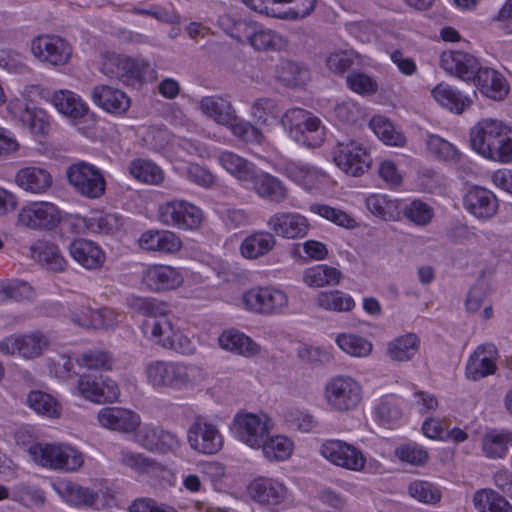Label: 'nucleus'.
<instances>
[{
	"instance_id": "obj_1",
	"label": "nucleus",
	"mask_w": 512,
	"mask_h": 512,
	"mask_svg": "<svg viewBox=\"0 0 512 512\" xmlns=\"http://www.w3.org/2000/svg\"><path fill=\"white\" fill-rule=\"evenodd\" d=\"M147 384L155 390H185L199 385L206 378L203 368L184 361L152 360L145 365Z\"/></svg>"
},
{
	"instance_id": "obj_2",
	"label": "nucleus",
	"mask_w": 512,
	"mask_h": 512,
	"mask_svg": "<svg viewBox=\"0 0 512 512\" xmlns=\"http://www.w3.org/2000/svg\"><path fill=\"white\" fill-rule=\"evenodd\" d=\"M281 125L295 142L303 146L316 148L324 142L326 132L320 119L302 108L287 110Z\"/></svg>"
},
{
	"instance_id": "obj_3",
	"label": "nucleus",
	"mask_w": 512,
	"mask_h": 512,
	"mask_svg": "<svg viewBox=\"0 0 512 512\" xmlns=\"http://www.w3.org/2000/svg\"><path fill=\"white\" fill-rule=\"evenodd\" d=\"M28 453L38 465L54 470L74 472L84 463L83 454L69 445L37 443L29 447Z\"/></svg>"
},
{
	"instance_id": "obj_4",
	"label": "nucleus",
	"mask_w": 512,
	"mask_h": 512,
	"mask_svg": "<svg viewBox=\"0 0 512 512\" xmlns=\"http://www.w3.org/2000/svg\"><path fill=\"white\" fill-rule=\"evenodd\" d=\"M324 397L331 410L348 412L362 401V386L351 376L338 375L326 383Z\"/></svg>"
},
{
	"instance_id": "obj_5",
	"label": "nucleus",
	"mask_w": 512,
	"mask_h": 512,
	"mask_svg": "<svg viewBox=\"0 0 512 512\" xmlns=\"http://www.w3.org/2000/svg\"><path fill=\"white\" fill-rule=\"evenodd\" d=\"M220 24L232 37L241 41L240 32L244 30L251 46L257 51H271L281 49L284 41L281 35L271 29L256 28L245 21H232L229 16L222 17Z\"/></svg>"
},
{
	"instance_id": "obj_6",
	"label": "nucleus",
	"mask_w": 512,
	"mask_h": 512,
	"mask_svg": "<svg viewBox=\"0 0 512 512\" xmlns=\"http://www.w3.org/2000/svg\"><path fill=\"white\" fill-rule=\"evenodd\" d=\"M69 184L80 195L97 199L105 193L106 182L101 171L84 161L74 163L66 171Z\"/></svg>"
},
{
	"instance_id": "obj_7",
	"label": "nucleus",
	"mask_w": 512,
	"mask_h": 512,
	"mask_svg": "<svg viewBox=\"0 0 512 512\" xmlns=\"http://www.w3.org/2000/svg\"><path fill=\"white\" fill-rule=\"evenodd\" d=\"M334 163L346 174L357 177L369 168L372 159L368 151L358 142L338 139L332 149Z\"/></svg>"
},
{
	"instance_id": "obj_8",
	"label": "nucleus",
	"mask_w": 512,
	"mask_h": 512,
	"mask_svg": "<svg viewBox=\"0 0 512 512\" xmlns=\"http://www.w3.org/2000/svg\"><path fill=\"white\" fill-rule=\"evenodd\" d=\"M158 219L166 226L194 230L200 227L203 214L192 203L184 200H174L168 201L159 207Z\"/></svg>"
},
{
	"instance_id": "obj_9",
	"label": "nucleus",
	"mask_w": 512,
	"mask_h": 512,
	"mask_svg": "<svg viewBox=\"0 0 512 512\" xmlns=\"http://www.w3.org/2000/svg\"><path fill=\"white\" fill-rule=\"evenodd\" d=\"M507 127L501 122L485 119L477 123L470 132V143L473 150L480 155L495 160L498 149L501 147L502 136Z\"/></svg>"
},
{
	"instance_id": "obj_10",
	"label": "nucleus",
	"mask_w": 512,
	"mask_h": 512,
	"mask_svg": "<svg viewBox=\"0 0 512 512\" xmlns=\"http://www.w3.org/2000/svg\"><path fill=\"white\" fill-rule=\"evenodd\" d=\"M61 221V212L51 202H33L18 213L17 225L32 230H52Z\"/></svg>"
},
{
	"instance_id": "obj_11",
	"label": "nucleus",
	"mask_w": 512,
	"mask_h": 512,
	"mask_svg": "<svg viewBox=\"0 0 512 512\" xmlns=\"http://www.w3.org/2000/svg\"><path fill=\"white\" fill-rule=\"evenodd\" d=\"M149 67L144 60H135L124 55L105 54L101 63V71L109 78H116L125 84H132L144 76Z\"/></svg>"
},
{
	"instance_id": "obj_12",
	"label": "nucleus",
	"mask_w": 512,
	"mask_h": 512,
	"mask_svg": "<svg viewBox=\"0 0 512 512\" xmlns=\"http://www.w3.org/2000/svg\"><path fill=\"white\" fill-rule=\"evenodd\" d=\"M187 441L193 450L207 455L217 453L223 446L218 428L201 416L196 417L189 426Z\"/></svg>"
},
{
	"instance_id": "obj_13",
	"label": "nucleus",
	"mask_w": 512,
	"mask_h": 512,
	"mask_svg": "<svg viewBox=\"0 0 512 512\" xmlns=\"http://www.w3.org/2000/svg\"><path fill=\"white\" fill-rule=\"evenodd\" d=\"M245 306L254 312L272 315L281 313L288 305V296L280 289L262 287L251 289L243 296Z\"/></svg>"
},
{
	"instance_id": "obj_14",
	"label": "nucleus",
	"mask_w": 512,
	"mask_h": 512,
	"mask_svg": "<svg viewBox=\"0 0 512 512\" xmlns=\"http://www.w3.org/2000/svg\"><path fill=\"white\" fill-rule=\"evenodd\" d=\"M330 463L351 471H361L366 463L362 452L341 440H327L319 450Z\"/></svg>"
},
{
	"instance_id": "obj_15",
	"label": "nucleus",
	"mask_w": 512,
	"mask_h": 512,
	"mask_svg": "<svg viewBox=\"0 0 512 512\" xmlns=\"http://www.w3.org/2000/svg\"><path fill=\"white\" fill-rule=\"evenodd\" d=\"M31 51L40 61L53 66L65 65L70 59V45L58 36L43 35L36 37L31 44Z\"/></svg>"
},
{
	"instance_id": "obj_16",
	"label": "nucleus",
	"mask_w": 512,
	"mask_h": 512,
	"mask_svg": "<svg viewBox=\"0 0 512 512\" xmlns=\"http://www.w3.org/2000/svg\"><path fill=\"white\" fill-rule=\"evenodd\" d=\"M97 420L101 427L123 434L136 432L141 425L140 415L123 407L101 408L98 411Z\"/></svg>"
},
{
	"instance_id": "obj_17",
	"label": "nucleus",
	"mask_w": 512,
	"mask_h": 512,
	"mask_svg": "<svg viewBox=\"0 0 512 512\" xmlns=\"http://www.w3.org/2000/svg\"><path fill=\"white\" fill-rule=\"evenodd\" d=\"M77 390L83 398L95 403H113L120 396V390L115 381L105 379L100 382L90 374L79 377Z\"/></svg>"
},
{
	"instance_id": "obj_18",
	"label": "nucleus",
	"mask_w": 512,
	"mask_h": 512,
	"mask_svg": "<svg viewBox=\"0 0 512 512\" xmlns=\"http://www.w3.org/2000/svg\"><path fill=\"white\" fill-rule=\"evenodd\" d=\"M267 417L247 413L237 415L234 420L236 437L252 448H260L269 432Z\"/></svg>"
},
{
	"instance_id": "obj_19",
	"label": "nucleus",
	"mask_w": 512,
	"mask_h": 512,
	"mask_svg": "<svg viewBox=\"0 0 512 512\" xmlns=\"http://www.w3.org/2000/svg\"><path fill=\"white\" fill-rule=\"evenodd\" d=\"M498 351L494 344L485 343L479 345L470 355L465 369L466 378L478 381L496 371Z\"/></svg>"
},
{
	"instance_id": "obj_20",
	"label": "nucleus",
	"mask_w": 512,
	"mask_h": 512,
	"mask_svg": "<svg viewBox=\"0 0 512 512\" xmlns=\"http://www.w3.org/2000/svg\"><path fill=\"white\" fill-rule=\"evenodd\" d=\"M441 67L449 74L463 81H473L480 64L471 54L462 51L443 52L440 56Z\"/></svg>"
},
{
	"instance_id": "obj_21",
	"label": "nucleus",
	"mask_w": 512,
	"mask_h": 512,
	"mask_svg": "<svg viewBox=\"0 0 512 512\" xmlns=\"http://www.w3.org/2000/svg\"><path fill=\"white\" fill-rule=\"evenodd\" d=\"M267 226L275 235L287 239L304 237L309 228L304 216L289 212L275 213L268 219Z\"/></svg>"
},
{
	"instance_id": "obj_22",
	"label": "nucleus",
	"mask_w": 512,
	"mask_h": 512,
	"mask_svg": "<svg viewBox=\"0 0 512 512\" xmlns=\"http://www.w3.org/2000/svg\"><path fill=\"white\" fill-rule=\"evenodd\" d=\"M9 112L14 119L27 127L33 135H44L49 129L48 116L41 108L30 106L28 103L17 100L10 104Z\"/></svg>"
},
{
	"instance_id": "obj_23",
	"label": "nucleus",
	"mask_w": 512,
	"mask_h": 512,
	"mask_svg": "<svg viewBox=\"0 0 512 512\" xmlns=\"http://www.w3.org/2000/svg\"><path fill=\"white\" fill-rule=\"evenodd\" d=\"M464 206L476 218L487 220L497 213L498 201L490 190L474 186L465 194Z\"/></svg>"
},
{
	"instance_id": "obj_24",
	"label": "nucleus",
	"mask_w": 512,
	"mask_h": 512,
	"mask_svg": "<svg viewBox=\"0 0 512 512\" xmlns=\"http://www.w3.org/2000/svg\"><path fill=\"white\" fill-rule=\"evenodd\" d=\"M248 491L254 501L268 507L281 504L287 494V489L281 482L266 477L254 479Z\"/></svg>"
},
{
	"instance_id": "obj_25",
	"label": "nucleus",
	"mask_w": 512,
	"mask_h": 512,
	"mask_svg": "<svg viewBox=\"0 0 512 512\" xmlns=\"http://www.w3.org/2000/svg\"><path fill=\"white\" fill-rule=\"evenodd\" d=\"M142 282L151 291L159 292L177 288L183 282V276L172 266L153 265L143 272Z\"/></svg>"
},
{
	"instance_id": "obj_26",
	"label": "nucleus",
	"mask_w": 512,
	"mask_h": 512,
	"mask_svg": "<svg viewBox=\"0 0 512 512\" xmlns=\"http://www.w3.org/2000/svg\"><path fill=\"white\" fill-rule=\"evenodd\" d=\"M91 96L96 105L109 113L122 114L130 107L129 97L123 91L108 85L95 86Z\"/></svg>"
},
{
	"instance_id": "obj_27",
	"label": "nucleus",
	"mask_w": 512,
	"mask_h": 512,
	"mask_svg": "<svg viewBox=\"0 0 512 512\" xmlns=\"http://www.w3.org/2000/svg\"><path fill=\"white\" fill-rule=\"evenodd\" d=\"M256 194L270 202L280 204L288 197V190L281 180L266 172H255L250 180Z\"/></svg>"
},
{
	"instance_id": "obj_28",
	"label": "nucleus",
	"mask_w": 512,
	"mask_h": 512,
	"mask_svg": "<svg viewBox=\"0 0 512 512\" xmlns=\"http://www.w3.org/2000/svg\"><path fill=\"white\" fill-rule=\"evenodd\" d=\"M143 250L173 254L180 250L182 242L173 232L167 230H148L139 238Z\"/></svg>"
},
{
	"instance_id": "obj_29",
	"label": "nucleus",
	"mask_w": 512,
	"mask_h": 512,
	"mask_svg": "<svg viewBox=\"0 0 512 512\" xmlns=\"http://www.w3.org/2000/svg\"><path fill=\"white\" fill-rule=\"evenodd\" d=\"M166 305L162 307L160 313L147 318L143 323V331L150 334L151 338L157 345L165 347L169 343L171 337L175 336V327L173 316L167 312Z\"/></svg>"
},
{
	"instance_id": "obj_30",
	"label": "nucleus",
	"mask_w": 512,
	"mask_h": 512,
	"mask_svg": "<svg viewBox=\"0 0 512 512\" xmlns=\"http://www.w3.org/2000/svg\"><path fill=\"white\" fill-rule=\"evenodd\" d=\"M473 82L485 96L494 100L503 99L509 91L503 75L491 68L480 67Z\"/></svg>"
},
{
	"instance_id": "obj_31",
	"label": "nucleus",
	"mask_w": 512,
	"mask_h": 512,
	"mask_svg": "<svg viewBox=\"0 0 512 512\" xmlns=\"http://www.w3.org/2000/svg\"><path fill=\"white\" fill-rule=\"evenodd\" d=\"M71 257L86 269L100 268L105 261L103 250L94 242L86 239H77L69 246Z\"/></svg>"
},
{
	"instance_id": "obj_32",
	"label": "nucleus",
	"mask_w": 512,
	"mask_h": 512,
	"mask_svg": "<svg viewBox=\"0 0 512 512\" xmlns=\"http://www.w3.org/2000/svg\"><path fill=\"white\" fill-rule=\"evenodd\" d=\"M30 256L47 269L54 272H62L66 268L67 262L60 254L58 247L45 240H38L30 247Z\"/></svg>"
},
{
	"instance_id": "obj_33",
	"label": "nucleus",
	"mask_w": 512,
	"mask_h": 512,
	"mask_svg": "<svg viewBox=\"0 0 512 512\" xmlns=\"http://www.w3.org/2000/svg\"><path fill=\"white\" fill-rule=\"evenodd\" d=\"M15 182L27 192L44 193L50 188L52 177L48 171L42 168L26 167L16 173Z\"/></svg>"
},
{
	"instance_id": "obj_34",
	"label": "nucleus",
	"mask_w": 512,
	"mask_h": 512,
	"mask_svg": "<svg viewBox=\"0 0 512 512\" xmlns=\"http://www.w3.org/2000/svg\"><path fill=\"white\" fill-rule=\"evenodd\" d=\"M52 103L59 113L74 120L83 118L89 111L81 97L69 90L55 92Z\"/></svg>"
},
{
	"instance_id": "obj_35",
	"label": "nucleus",
	"mask_w": 512,
	"mask_h": 512,
	"mask_svg": "<svg viewBox=\"0 0 512 512\" xmlns=\"http://www.w3.org/2000/svg\"><path fill=\"white\" fill-rule=\"evenodd\" d=\"M201 111L220 125L236 120V112L229 101L219 96H206L200 101Z\"/></svg>"
},
{
	"instance_id": "obj_36",
	"label": "nucleus",
	"mask_w": 512,
	"mask_h": 512,
	"mask_svg": "<svg viewBox=\"0 0 512 512\" xmlns=\"http://www.w3.org/2000/svg\"><path fill=\"white\" fill-rule=\"evenodd\" d=\"M276 245L275 235L268 231H257L241 243L240 251L247 259H257L268 254Z\"/></svg>"
},
{
	"instance_id": "obj_37",
	"label": "nucleus",
	"mask_w": 512,
	"mask_h": 512,
	"mask_svg": "<svg viewBox=\"0 0 512 512\" xmlns=\"http://www.w3.org/2000/svg\"><path fill=\"white\" fill-rule=\"evenodd\" d=\"M218 162L241 182H250L257 171L254 164L230 151L221 152L218 155Z\"/></svg>"
},
{
	"instance_id": "obj_38",
	"label": "nucleus",
	"mask_w": 512,
	"mask_h": 512,
	"mask_svg": "<svg viewBox=\"0 0 512 512\" xmlns=\"http://www.w3.org/2000/svg\"><path fill=\"white\" fill-rule=\"evenodd\" d=\"M117 460L122 466L130 468L138 474L164 470L163 465L156 460L127 448H122L119 451Z\"/></svg>"
},
{
	"instance_id": "obj_39",
	"label": "nucleus",
	"mask_w": 512,
	"mask_h": 512,
	"mask_svg": "<svg viewBox=\"0 0 512 512\" xmlns=\"http://www.w3.org/2000/svg\"><path fill=\"white\" fill-rule=\"evenodd\" d=\"M419 346V337L414 333H407L388 343L387 355L393 361H409L416 355Z\"/></svg>"
},
{
	"instance_id": "obj_40",
	"label": "nucleus",
	"mask_w": 512,
	"mask_h": 512,
	"mask_svg": "<svg viewBox=\"0 0 512 512\" xmlns=\"http://www.w3.org/2000/svg\"><path fill=\"white\" fill-rule=\"evenodd\" d=\"M432 95L440 105L457 114H461L471 105V100L468 97L463 96L461 92L447 84H438L432 90Z\"/></svg>"
},
{
	"instance_id": "obj_41",
	"label": "nucleus",
	"mask_w": 512,
	"mask_h": 512,
	"mask_svg": "<svg viewBox=\"0 0 512 512\" xmlns=\"http://www.w3.org/2000/svg\"><path fill=\"white\" fill-rule=\"evenodd\" d=\"M315 303L323 310L334 312H349L355 307L352 296L337 289L318 293Z\"/></svg>"
},
{
	"instance_id": "obj_42",
	"label": "nucleus",
	"mask_w": 512,
	"mask_h": 512,
	"mask_svg": "<svg viewBox=\"0 0 512 512\" xmlns=\"http://www.w3.org/2000/svg\"><path fill=\"white\" fill-rule=\"evenodd\" d=\"M342 273L335 267L316 265L307 268L303 273L304 283L313 288L336 285L340 282Z\"/></svg>"
},
{
	"instance_id": "obj_43",
	"label": "nucleus",
	"mask_w": 512,
	"mask_h": 512,
	"mask_svg": "<svg viewBox=\"0 0 512 512\" xmlns=\"http://www.w3.org/2000/svg\"><path fill=\"white\" fill-rule=\"evenodd\" d=\"M220 346L228 351L252 357L259 352V346L246 335L237 331L224 332L219 337Z\"/></svg>"
},
{
	"instance_id": "obj_44",
	"label": "nucleus",
	"mask_w": 512,
	"mask_h": 512,
	"mask_svg": "<svg viewBox=\"0 0 512 512\" xmlns=\"http://www.w3.org/2000/svg\"><path fill=\"white\" fill-rule=\"evenodd\" d=\"M473 503L478 512H512L506 498L492 489L478 490L473 496Z\"/></svg>"
},
{
	"instance_id": "obj_45",
	"label": "nucleus",
	"mask_w": 512,
	"mask_h": 512,
	"mask_svg": "<svg viewBox=\"0 0 512 512\" xmlns=\"http://www.w3.org/2000/svg\"><path fill=\"white\" fill-rule=\"evenodd\" d=\"M26 404L37 414L48 418H59L61 415L60 403L50 394L40 390L31 391L26 398Z\"/></svg>"
},
{
	"instance_id": "obj_46",
	"label": "nucleus",
	"mask_w": 512,
	"mask_h": 512,
	"mask_svg": "<svg viewBox=\"0 0 512 512\" xmlns=\"http://www.w3.org/2000/svg\"><path fill=\"white\" fill-rule=\"evenodd\" d=\"M61 497L72 506H92L98 493L74 482H67L58 489Z\"/></svg>"
},
{
	"instance_id": "obj_47",
	"label": "nucleus",
	"mask_w": 512,
	"mask_h": 512,
	"mask_svg": "<svg viewBox=\"0 0 512 512\" xmlns=\"http://www.w3.org/2000/svg\"><path fill=\"white\" fill-rule=\"evenodd\" d=\"M260 448L269 461H283L291 456L293 442L286 436L276 435L263 439Z\"/></svg>"
},
{
	"instance_id": "obj_48",
	"label": "nucleus",
	"mask_w": 512,
	"mask_h": 512,
	"mask_svg": "<svg viewBox=\"0 0 512 512\" xmlns=\"http://www.w3.org/2000/svg\"><path fill=\"white\" fill-rule=\"evenodd\" d=\"M335 341L343 352L353 357H367L373 349V345L369 340L351 333H341L336 337Z\"/></svg>"
},
{
	"instance_id": "obj_49",
	"label": "nucleus",
	"mask_w": 512,
	"mask_h": 512,
	"mask_svg": "<svg viewBox=\"0 0 512 512\" xmlns=\"http://www.w3.org/2000/svg\"><path fill=\"white\" fill-rule=\"evenodd\" d=\"M106 310H91L84 303L73 304L68 317L77 325L85 328H100L104 325L102 318Z\"/></svg>"
},
{
	"instance_id": "obj_50",
	"label": "nucleus",
	"mask_w": 512,
	"mask_h": 512,
	"mask_svg": "<svg viewBox=\"0 0 512 512\" xmlns=\"http://www.w3.org/2000/svg\"><path fill=\"white\" fill-rule=\"evenodd\" d=\"M277 76L285 86L298 87L309 79V71L296 62L285 61L278 67Z\"/></svg>"
},
{
	"instance_id": "obj_51",
	"label": "nucleus",
	"mask_w": 512,
	"mask_h": 512,
	"mask_svg": "<svg viewBox=\"0 0 512 512\" xmlns=\"http://www.w3.org/2000/svg\"><path fill=\"white\" fill-rule=\"evenodd\" d=\"M370 127L374 133L385 144L391 146H402L405 144V137L397 131L393 124L382 116H375L370 121Z\"/></svg>"
},
{
	"instance_id": "obj_52",
	"label": "nucleus",
	"mask_w": 512,
	"mask_h": 512,
	"mask_svg": "<svg viewBox=\"0 0 512 512\" xmlns=\"http://www.w3.org/2000/svg\"><path fill=\"white\" fill-rule=\"evenodd\" d=\"M129 172L134 178L144 183L157 185L163 181L161 169L151 161L134 160L129 166Z\"/></svg>"
},
{
	"instance_id": "obj_53",
	"label": "nucleus",
	"mask_w": 512,
	"mask_h": 512,
	"mask_svg": "<svg viewBox=\"0 0 512 512\" xmlns=\"http://www.w3.org/2000/svg\"><path fill=\"white\" fill-rule=\"evenodd\" d=\"M427 148L432 155L440 160L453 163H458L461 160V153L457 148L437 135L428 137Z\"/></svg>"
},
{
	"instance_id": "obj_54",
	"label": "nucleus",
	"mask_w": 512,
	"mask_h": 512,
	"mask_svg": "<svg viewBox=\"0 0 512 512\" xmlns=\"http://www.w3.org/2000/svg\"><path fill=\"white\" fill-rule=\"evenodd\" d=\"M509 435L491 431L482 439V450L486 457L502 458L508 451Z\"/></svg>"
},
{
	"instance_id": "obj_55",
	"label": "nucleus",
	"mask_w": 512,
	"mask_h": 512,
	"mask_svg": "<svg viewBox=\"0 0 512 512\" xmlns=\"http://www.w3.org/2000/svg\"><path fill=\"white\" fill-rule=\"evenodd\" d=\"M76 362L79 366L89 370H110L113 365V357L103 350H90L82 353Z\"/></svg>"
},
{
	"instance_id": "obj_56",
	"label": "nucleus",
	"mask_w": 512,
	"mask_h": 512,
	"mask_svg": "<svg viewBox=\"0 0 512 512\" xmlns=\"http://www.w3.org/2000/svg\"><path fill=\"white\" fill-rule=\"evenodd\" d=\"M32 287L24 281L13 280L0 284V297L14 302L29 301L33 298Z\"/></svg>"
},
{
	"instance_id": "obj_57",
	"label": "nucleus",
	"mask_w": 512,
	"mask_h": 512,
	"mask_svg": "<svg viewBox=\"0 0 512 512\" xmlns=\"http://www.w3.org/2000/svg\"><path fill=\"white\" fill-rule=\"evenodd\" d=\"M48 342L45 336L38 333L17 336L18 354L24 358L39 356Z\"/></svg>"
},
{
	"instance_id": "obj_58",
	"label": "nucleus",
	"mask_w": 512,
	"mask_h": 512,
	"mask_svg": "<svg viewBox=\"0 0 512 512\" xmlns=\"http://www.w3.org/2000/svg\"><path fill=\"white\" fill-rule=\"evenodd\" d=\"M291 177L306 189L316 187L325 177V174L316 167L308 165H292L289 168Z\"/></svg>"
},
{
	"instance_id": "obj_59",
	"label": "nucleus",
	"mask_w": 512,
	"mask_h": 512,
	"mask_svg": "<svg viewBox=\"0 0 512 512\" xmlns=\"http://www.w3.org/2000/svg\"><path fill=\"white\" fill-rule=\"evenodd\" d=\"M401 411L389 398L382 399L375 407L376 420L384 427H392L401 418Z\"/></svg>"
},
{
	"instance_id": "obj_60",
	"label": "nucleus",
	"mask_w": 512,
	"mask_h": 512,
	"mask_svg": "<svg viewBox=\"0 0 512 512\" xmlns=\"http://www.w3.org/2000/svg\"><path fill=\"white\" fill-rule=\"evenodd\" d=\"M409 494L416 500L434 504L441 498L440 491L430 482L414 481L408 487Z\"/></svg>"
},
{
	"instance_id": "obj_61",
	"label": "nucleus",
	"mask_w": 512,
	"mask_h": 512,
	"mask_svg": "<svg viewBox=\"0 0 512 512\" xmlns=\"http://www.w3.org/2000/svg\"><path fill=\"white\" fill-rule=\"evenodd\" d=\"M278 114L277 104L270 98H259L252 105L253 117L263 125H268L270 120H275Z\"/></svg>"
},
{
	"instance_id": "obj_62",
	"label": "nucleus",
	"mask_w": 512,
	"mask_h": 512,
	"mask_svg": "<svg viewBox=\"0 0 512 512\" xmlns=\"http://www.w3.org/2000/svg\"><path fill=\"white\" fill-rule=\"evenodd\" d=\"M356 58L357 54L353 50H339L327 57L326 64L331 71L343 74L352 68Z\"/></svg>"
},
{
	"instance_id": "obj_63",
	"label": "nucleus",
	"mask_w": 512,
	"mask_h": 512,
	"mask_svg": "<svg viewBox=\"0 0 512 512\" xmlns=\"http://www.w3.org/2000/svg\"><path fill=\"white\" fill-rule=\"evenodd\" d=\"M404 215L419 226L429 224L433 218V209L420 200L412 201L404 210Z\"/></svg>"
},
{
	"instance_id": "obj_64",
	"label": "nucleus",
	"mask_w": 512,
	"mask_h": 512,
	"mask_svg": "<svg viewBox=\"0 0 512 512\" xmlns=\"http://www.w3.org/2000/svg\"><path fill=\"white\" fill-rule=\"evenodd\" d=\"M234 136L247 143L260 144L264 140L262 132L247 121H237L228 125Z\"/></svg>"
}]
</instances>
